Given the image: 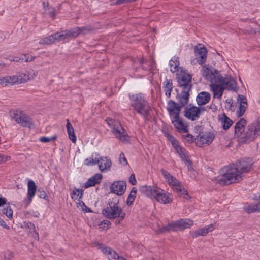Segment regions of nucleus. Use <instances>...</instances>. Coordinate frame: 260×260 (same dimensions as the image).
<instances>
[{"instance_id": "nucleus-1", "label": "nucleus", "mask_w": 260, "mask_h": 260, "mask_svg": "<svg viewBox=\"0 0 260 260\" xmlns=\"http://www.w3.org/2000/svg\"><path fill=\"white\" fill-rule=\"evenodd\" d=\"M203 78L210 83V88L214 98L221 99L224 89L235 90L236 81L231 77H223L220 72L212 66L205 64L201 70Z\"/></svg>"}, {"instance_id": "nucleus-2", "label": "nucleus", "mask_w": 260, "mask_h": 260, "mask_svg": "<svg viewBox=\"0 0 260 260\" xmlns=\"http://www.w3.org/2000/svg\"><path fill=\"white\" fill-rule=\"evenodd\" d=\"M252 169V163L242 160L223 167L219 171V175L213 180L222 185L238 183L243 179L245 173Z\"/></svg>"}, {"instance_id": "nucleus-3", "label": "nucleus", "mask_w": 260, "mask_h": 260, "mask_svg": "<svg viewBox=\"0 0 260 260\" xmlns=\"http://www.w3.org/2000/svg\"><path fill=\"white\" fill-rule=\"evenodd\" d=\"M140 191L146 196L163 204H169L173 199L171 193L158 187L144 185L140 187Z\"/></svg>"}, {"instance_id": "nucleus-4", "label": "nucleus", "mask_w": 260, "mask_h": 260, "mask_svg": "<svg viewBox=\"0 0 260 260\" xmlns=\"http://www.w3.org/2000/svg\"><path fill=\"white\" fill-rule=\"evenodd\" d=\"M129 98L133 109L144 118H147L151 111V107L144 94H129Z\"/></svg>"}, {"instance_id": "nucleus-5", "label": "nucleus", "mask_w": 260, "mask_h": 260, "mask_svg": "<svg viewBox=\"0 0 260 260\" xmlns=\"http://www.w3.org/2000/svg\"><path fill=\"white\" fill-rule=\"evenodd\" d=\"M161 173L165 181L168 183V185L174 192L185 199H188L189 198L187 190L185 189L180 181L165 170H161Z\"/></svg>"}, {"instance_id": "nucleus-6", "label": "nucleus", "mask_w": 260, "mask_h": 260, "mask_svg": "<svg viewBox=\"0 0 260 260\" xmlns=\"http://www.w3.org/2000/svg\"><path fill=\"white\" fill-rule=\"evenodd\" d=\"M260 135V123L254 122L248 125L238 137L240 142L248 143L253 141Z\"/></svg>"}, {"instance_id": "nucleus-7", "label": "nucleus", "mask_w": 260, "mask_h": 260, "mask_svg": "<svg viewBox=\"0 0 260 260\" xmlns=\"http://www.w3.org/2000/svg\"><path fill=\"white\" fill-rule=\"evenodd\" d=\"M111 128L113 135L122 142L129 141V136L125 130L121 126L120 122L116 120L108 118L105 120Z\"/></svg>"}, {"instance_id": "nucleus-8", "label": "nucleus", "mask_w": 260, "mask_h": 260, "mask_svg": "<svg viewBox=\"0 0 260 260\" xmlns=\"http://www.w3.org/2000/svg\"><path fill=\"white\" fill-rule=\"evenodd\" d=\"M102 213L106 218L110 219L118 217L122 220L125 216V213L118 206V202L117 203L109 202V206L104 208L102 210Z\"/></svg>"}, {"instance_id": "nucleus-9", "label": "nucleus", "mask_w": 260, "mask_h": 260, "mask_svg": "<svg viewBox=\"0 0 260 260\" xmlns=\"http://www.w3.org/2000/svg\"><path fill=\"white\" fill-rule=\"evenodd\" d=\"M166 136L170 141L176 153L180 156L182 160L184 161L189 169H192L191 163L188 158L187 151L179 145V142L172 135L166 133Z\"/></svg>"}, {"instance_id": "nucleus-10", "label": "nucleus", "mask_w": 260, "mask_h": 260, "mask_svg": "<svg viewBox=\"0 0 260 260\" xmlns=\"http://www.w3.org/2000/svg\"><path fill=\"white\" fill-rule=\"evenodd\" d=\"M37 73L34 70L19 73L15 75L10 76L11 85L25 83L34 79Z\"/></svg>"}, {"instance_id": "nucleus-11", "label": "nucleus", "mask_w": 260, "mask_h": 260, "mask_svg": "<svg viewBox=\"0 0 260 260\" xmlns=\"http://www.w3.org/2000/svg\"><path fill=\"white\" fill-rule=\"evenodd\" d=\"M11 115L15 121L24 127H29L32 125L31 118L21 110H12Z\"/></svg>"}, {"instance_id": "nucleus-12", "label": "nucleus", "mask_w": 260, "mask_h": 260, "mask_svg": "<svg viewBox=\"0 0 260 260\" xmlns=\"http://www.w3.org/2000/svg\"><path fill=\"white\" fill-rule=\"evenodd\" d=\"M193 224V221L188 218L181 219L175 222L170 223L167 227H165L162 229V232L169 230H182L190 227Z\"/></svg>"}, {"instance_id": "nucleus-13", "label": "nucleus", "mask_w": 260, "mask_h": 260, "mask_svg": "<svg viewBox=\"0 0 260 260\" xmlns=\"http://www.w3.org/2000/svg\"><path fill=\"white\" fill-rule=\"evenodd\" d=\"M205 110V108L203 107L191 106L186 109L184 116L188 119L194 121L198 119Z\"/></svg>"}, {"instance_id": "nucleus-14", "label": "nucleus", "mask_w": 260, "mask_h": 260, "mask_svg": "<svg viewBox=\"0 0 260 260\" xmlns=\"http://www.w3.org/2000/svg\"><path fill=\"white\" fill-rule=\"evenodd\" d=\"M214 135L211 132H205L199 133L197 136V144L202 147L204 145H209L213 140Z\"/></svg>"}, {"instance_id": "nucleus-15", "label": "nucleus", "mask_w": 260, "mask_h": 260, "mask_svg": "<svg viewBox=\"0 0 260 260\" xmlns=\"http://www.w3.org/2000/svg\"><path fill=\"white\" fill-rule=\"evenodd\" d=\"M177 79L179 86L182 87L183 89H191V76L189 74L185 72H181L178 75Z\"/></svg>"}, {"instance_id": "nucleus-16", "label": "nucleus", "mask_w": 260, "mask_h": 260, "mask_svg": "<svg viewBox=\"0 0 260 260\" xmlns=\"http://www.w3.org/2000/svg\"><path fill=\"white\" fill-rule=\"evenodd\" d=\"M181 107L172 100H170L167 104V110L169 113L171 120L178 118L181 112Z\"/></svg>"}, {"instance_id": "nucleus-17", "label": "nucleus", "mask_w": 260, "mask_h": 260, "mask_svg": "<svg viewBox=\"0 0 260 260\" xmlns=\"http://www.w3.org/2000/svg\"><path fill=\"white\" fill-rule=\"evenodd\" d=\"M126 188V183L122 181L114 182L110 186L109 189L111 193L118 196H122L124 193Z\"/></svg>"}, {"instance_id": "nucleus-18", "label": "nucleus", "mask_w": 260, "mask_h": 260, "mask_svg": "<svg viewBox=\"0 0 260 260\" xmlns=\"http://www.w3.org/2000/svg\"><path fill=\"white\" fill-rule=\"evenodd\" d=\"M98 247L102 252L107 256L109 260H126L123 257L119 256L115 251L110 247H106L102 244H99Z\"/></svg>"}, {"instance_id": "nucleus-19", "label": "nucleus", "mask_w": 260, "mask_h": 260, "mask_svg": "<svg viewBox=\"0 0 260 260\" xmlns=\"http://www.w3.org/2000/svg\"><path fill=\"white\" fill-rule=\"evenodd\" d=\"M207 51L205 47H195L196 58L199 64H203L207 60Z\"/></svg>"}, {"instance_id": "nucleus-20", "label": "nucleus", "mask_w": 260, "mask_h": 260, "mask_svg": "<svg viewBox=\"0 0 260 260\" xmlns=\"http://www.w3.org/2000/svg\"><path fill=\"white\" fill-rule=\"evenodd\" d=\"M62 35L61 32H57L43 38L39 43L41 44H50L56 42L62 41Z\"/></svg>"}, {"instance_id": "nucleus-21", "label": "nucleus", "mask_w": 260, "mask_h": 260, "mask_svg": "<svg viewBox=\"0 0 260 260\" xmlns=\"http://www.w3.org/2000/svg\"><path fill=\"white\" fill-rule=\"evenodd\" d=\"M99 169L102 172H107L110 171L112 162L110 158L106 156H100L98 162Z\"/></svg>"}, {"instance_id": "nucleus-22", "label": "nucleus", "mask_w": 260, "mask_h": 260, "mask_svg": "<svg viewBox=\"0 0 260 260\" xmlns=\"http://www.w3.org/2000/svg\"><path fill=\"white\" fill-rule=\"evenodd\" d=\"M84 28L76 27L71 30H66L61 31V35H62L63 40L71 38V37H76L78 36L85 33Z\"/></svg>"}, {"instance_id": "nucleus-23", "label": "nucleus", "mask_w": 260, "mask_h": 260, "mask_svg": "<svg viewBox=\"0 0 260 260\" xmlns=\"http://www.w3.org/2000/svg\"><path fill=\"white\" fill-rule=\"evenodd\" d=\"M237 101L240 103V105L237 111V116L238 117H240L243 116L245 112L247 106V99L244 95H239L238 96Z\"/></svg>"}, {"instance_id": "nucleus-24", "label": "nucleus", "mask_w": 260, "mask_h": 260, "mask_svg": "<svg viewBox=\"0 0 260 260\" xmlns=\"http://www.w3.org/2000/svg\"><path fill=\"white\" fill-rule=\"evenodd\" d=\"M214 228V225L213 224H211L209 225H208L207 226L204 227L192 232L191 233V235L193 238H197L201 236H204L206 235L209 232L213 231Z\"/></svg>"}, {"instance_id": "nucleus-25", "label": "nucleus", "mask_w": 260, "mask_h": 260, "mask_svg": "<svg viewBox=\"0 0 260 260\" xmlns=\"http://www.w3.org/2000/svg\"><path fill=\"white\" fill-rule=\"evenodd\" d=\"M171 121L174 127L180 132L186 133L188 132L187 125L180 117L176 119H173Z\"/></svg>"}, {"instance_id": "nucleus-26", "label": "nucleus", "mask_w": 260, "mask_h": 260, "mask_svg": "<svg viewBox=\"0 0 260 260\" xmlns=\"http://www.w3.org/2000/svg\"><path fill=\"white\" fill-rule=\"evenodd\" d=\"M211 99L210 94L206 91L200 92L196 97V101L199 106L207 104Z\"/></svg>"}, {"instance_id": "nucleus-27", "label": "nucleus", "mask_w": 260, "mask_h": 260, "mask_svg": "<svg viewBox=\"0 0 260 260\" xmlns=\"http://www.w3.org/2000/svg\"><path fill=\"white\" fill-rule=\"evenodd\" d=\"M102 178V175L100 173L95 174L93 176L90 178L84 184L85 188L95 186L100 183Z\"/></svg>"}, {"instance_id": "nucleus-28", "label": "nucleus", "mask_w": 260, "mask_h": 260, "mask_svg": "<svg viewBox=\"0 0 260 260\" xmlns=\"http://www.w3.org/2000/svg\"><path fill=\"white\" fill-rule=\"evenodd\" d=\"M27 200L28 203L32 201V198L36 194L37 186L32 180H29L27 183Z\"/></svg>"}, {"instance_id": "nucleus-29", "label": "nucleus", "mask_w": 260, "mask_h": 260, "mask_svg": "<svg viewBox=\"0 0 260 260\" xmlns=\"http://www.w3.org/2000/svg\"><path fill=\"white\" fill-rule=\"evenodd\" d=\"M219 121L224 130L228 129L233 124V121L228 117L225 114L218 116Z\"/></svg>"}, {"instance_id": "nucleus-30", "label": "nucleus", "mask_w": 260, "mask_h": 260, "mask_svg": "<svg viewBox=\"0 0 260 260\" xmlns=\"http://www.w3.org/2000/svg\"><path fill=\"white\" fill-rule=\"evenodd\" d=\"M190 90L183 89L179 97V105L181 106H184L188 102L189 92Z\"/></svg>"}, {"instance_id": "nucleus-31", "label": "nucleus", "mask_w": 260, "mask_h": 260, "mask_svg": "<svg viewBox=\"0 0 260 260\" xmlns=\"http://www.w3.org/2000/svg\"><path fill=\"white\" fill-rule=\"evenodd\" d=\"M246 124V121L244 118H241L236 124L235 126V135L238 137L244 129V127Z\"/></svg>"}, {"instance_id": "nucleus-32", "label": "nucleus", "mask_w": 260, "mask_h": 260, "mask_svg": "<svg viewBox=\"0 0 260 260\" xmlns=\"http://www.w3.org/2000/svg\"><path fill=\"white\" fill-rule=\"evenodd\" d=\"M66 128L69 139L73 143H75L77 138L74 132V128L69 122V119H67Z\"/></svg>"}, {"instance_id": "nucleus-33", "label": "nucleus", "mask_w": 260, "mask_h": 260, "mask_svg": "<svg viewBox=\"0 0 260 260\" xmlns=\"http://www.w3.org/2000/svg\"><path fill=\"white\" fill-rule=\"evenodd\" d=\"M100 155L97 153H93L91 155L85 159L84 164L87 166H94L98 164Z\"/></svg>"}, {"instance_id": "nucleus-34", "label": "nucleus", "mask_w": 260, "mask_h": 260, "mask_svg": "<svg viewBox=\"0 0 260 260\" xmlns=\"http://www.w3.org/2000/svg\"><path fill=\"white\" fill-rule=\"evenodd\" d=\"M244 209L248 213L260 211V201L256 204H250L245 205Z\"/></svg>"}, {"instance_id": "nucleus-35", "label": "nucleus", "mask_w": 260, "mask_h": 260, "mask_svg": "<svg viewBox=\"0 0 260 260\" xmlns=\"http://www.w3.org/2000/svg\"><path fill=\"white\" fill-rule=\"evenodd\" d=\"M246 30L250 34H255L260 32V25L255 22H251L249 27L247 28Z\"/></svg>"}, {"instance_id": "nucleus-36", "label": "nucleus", "mask_w": 260, "mask_h": 260, "mask_svg": "<svg viewBox=\"0 0 260 260\" xmlns=\"http://www.w3.org/2000/svg\"><path fill=\"white\" fill-rule=\"evenodd\" d=\"M164 88L165 91L166 95L169 98L173 88V84L171 80H166L164 83Z\"/></svg>"}, {"instance_id": "nucleus-37", "label": "nucleus", "mask_w": 260, "mask_h": 260, "mask_svg": "<svg viewBox=\"0 0 260 260\" xmlns=\"http://www.w3.org/2000/svg\"><path fill=\"white\" fill-rule=\"evenodd\" d=\"M170 67V71L172 73H175L178 70V68L179 65V62L177 57H173L169 62Z\"/></svg>"}, {"instance_id": "nucleus-38", "label": "nucleus", "mask_w": 260, "mask_h": 260, "mask_svg": "<svg viewBox=\"0 0 260 260\" xmlns=\"http://www.w3.org/2000/svg\"><path fill=\"white\" fill-rule=\"evenodd\" d=\"M137 194V189L135 187H133L131 190L130 193L127 198L126 201V204L128 205H131L134 202Z\"/></svg>"}, {"instance_id": "nucleus-39", "label": "nucleus", "mask_w": 260, "mask_h": 260, "mask_svg": "<svg viewBox=\"0 0 260 260\" xmlns=\"http://www.w3.org/2000/svg\"><path fill=\"white\" fill-rule=\"evenodd\" d=\"M83 190L80 189H75L71 193V198L73 200H79L82 197Z\"/></svg>"}, {"instance_id": "nucleus-40", "label": "nucleus", "mask_w": 260, "mask_h": 260, "mask_svg": "<svg viewBox=\"0 0 260 260\" xmlns=\"http://www.w3.org/2000/svg\"><path fill=\"white\" fill-rule=\"evenodd\" d=\"M25 226L29 230L30 232H34L35 233V237L39 239V234L36 232L34 224L30 222H27L25 223Z\"/></svg>"}, {"instance_id": "nucleus-41", "label": "nucleus", "mask_w": 260, "mask_h": 260, "mask_svg": "<svg viewBox=\"0 0 260 260\" xmlns=\"http://www.w3.org/2000/svg\"><path fill=\"white\" fill-rule=\"evenodd\" d=\"M2 213L10 219H12L13 217V212L10 206L4 208Z\"/></svg>"}, {"instance_id": "nucleus-42", "label": "nucleus", "mask_w": 260, "mask_h": 260, "mask_svg": "<svg viewBox=\"0 0 260 260\" xmlns=\"http://www.w3.org/2000/svg\"><path fill=\"white\" fill-rule=\"evenodd\" d=\"M10 76L0 77V85L6 86L10 83Z\"/></svg>"}, {"instance_id": "nucleus-43", "label": "nucleus", "mask_w": 260, "mask_h": 260, "mask_svg": "<svg viewBox=\"0 0 260 260\" xmlns=\"http://www.w3.org/2000/svg\"><path fill=\"white\" fill-rule=\"evenodd\" d=\"M44 5V8L48 14H49L51 17L53 18H54L55 17V9L53 7H49L47 6V8H46V6L45 5V3H43Z\"/></svg>"}, {"instance_id": "nucleus-44", "label": "nucleus", "mask_w": 260, "mask_h": 260, "mask_svg": "<svg viewBox=\"0 0 260 260\" xmlns=\"http://www.w3.org/2000/svg\"><path fill=\"white\" fill-rule=\"evenodd\" d=\"M110 225V222L108 220H104L103 221L101 222V223L99 225V228L101 230H106L108 229L109 228V226Z\"/></svg>"}, {"instance_id": "nucleus-45", "label": "nucleus", "mask_w": 260, "mask_h": 260, "mask_svg": "<svg viewBox=\"0 0 260 260\" xmlns=\"http://www.w3.org/2000/svg\"><path fill=\"white\" fill-rule=\"evenodd\" d=\"M35 59V56L29 54H23L22 55V61L28 62L33 61Z\"/></svg>"}, {"instance_id": "nucleus-46", "label": "nucleus", "mask_w": 260, "mask_h": 260, "mask_svg": "<svg viewBox=\"0 0 260 260\" xmlns=\"http://www.w3.org/2000/svg\"><path fill=\"white\" fill-rule=\"evenodd\" d=\"M56 139V136H53L51 137H42L40 138V141L42 142L46 143L51 141L55 140Z\"/></svg>"}, {"instance_id": "nucleus-47", "label": "nucleus", "mask_w": 260, "mask_h": 260, "mask_svg": "<svg viewBox=\"0 0 260 260\" xmlns=\"http://www.w3.org/2000/svg\"><path fill=\"white\" fill-rule=\"evenodd\" d=\"M11 159L10 156L0 154V164H3Z\"/></svg>"}, {"instance_id": "nucleus-48", "label": "nucleus", "mask_w": 260, "mask_h": 260, "mask_svg": "<svg viewBox=\"0 0 260 260\" xmlns=\"http://www.w3.org/2000/svg\"><path fill=\"white\" fill-rule=\"evenodd\" d=\"M119 162L121 165H125L127 164V160L124 153H121L119 155Z\"/></svg>"}, {"instance_id": "nucleus-49", "label": "nucleus", "mask_w": 260, "mask_h": 260, "mask_svg": "<svg viewBox=\"0 0 260 260\" xmlns=\"http://www.w3.org/2000/svg\"><path fill=\"white\" fill-rule=\"evenodd\" d=\"M27 214L30 215L31 216H33L35 217H39L40 216V213L38 211L31 210L27 212Z\"/></svg>"}, {"instance_id": "nucleus-50", "label": "nucleus", "mask_w": 260, "mask_h": 260, "mask_svg": "<svg viewBox=\"0 0 260 260\" xmlns=\"http://www.w3.org/2000/svg\"><path fill=\"white\" fill-rule=\"evenodd\" d=\"M5 260L8 259L10 260L13 257V254L10 251H7L4 253Z\"/></svg>"}, {"instance_id": "nucleus-51", "label": "nucleus", "mask_w": 260, "mask_h": 260, "mask_svg": "<svg viewBox=\"0 0 260 260\" xmlns=\"http://www.w3.org/2000/svg\"><path fill=\"white\" fill-rule=\"evenodd\" d=\"M79 205L81 206V207H85V209H84L83 208H82V209L83 210H84L85 212H91V210H90V208H89L88 207H86L85 205V204L84 203V202H80L79 203Z\"/></svg>"}, {"instance_id": "nucleus-52", "label": "nucleus", "mask_w": 260, "mask_h": 260, "mask_svg": "<svg viewBox=\"0 0 260 260\" xmlns=\"http://www.w3.org/2000/svg\"><path fill=\"white\" fill-rule=\"evenodd\" d=\"M129 181L132 185H135L136 184L137 181L134 174L131 175L129 178Z\"/></svg>"}, {"instance_id": "nucleus-53", "label": "nucleus", "mask_w": 260, "mask_h": 260, "mask_svg": "<svg viewBox=\"0 0 260 260\" xmlns=\"http://www.w3.org/2000/svg\"><path fill=\"white\" fill-rule=\"evenodd\" d=\"M136 0H117L116 4L120 5L127 2L135 1Z\"/></svg>"}, {"instance_id": "nucleus-54", "label": "nucleus", "mask_w": 260, "mask_h": 260, "mask_svg": "<svg viewBox=\"0 0 260 260\" xmlns=\"http://www.w3.org/2000/svg\"><path fill=\"white\" fill-rule=\"evenodd\" d=\"M0 225L6 229H9L10 227L5 223V222L0 218Z\"/></svg>"}, {"instance_id": "nucleus-55", "label": "nucleus", "mask_w": 260, "mask_h": 260, "mask_svg": "<svg viewBox=\"0 0 260 260\" xmlns=\"http://www.w3.org/2000/svg\"><path fill=\"white\" fill-rule=\"evenodd\" d=\"M11 61H15V62H20L22 61V56L21 57H15L13 59H11Z\"/></svg>"}, {"instance_id": "nucleus-56", "label": "nucleus", "mask_w": 260, "mask_h": 260, "mask_svg": "<svg viewBox=\"0 0 260 260\" xmlns=\"http://www.w3.org/2000/svg\"><path fill=\"white\" fill-rule=\"evenodd\" d=\"M6 200L5 198H0V206L6 204Z\"/></svg>"}, {"instance_id": "nucleus-57", "label": "nucleus", "mask_w": 260, "mask_h": 260, "mask_svg": "<svg viewBox=\"0 0 260 260\" xmlns=\"http://www.w3.org/2000/svg\"><path fill=\"white\" fill-rule=\"evenodd\" d=\"M46 196V193L44 191L41 192L40 197L42 198H45Z\"/></svg>"}, {"instance_id": "nucleus-58", "label": "nucleus", "mask_w": 260, "mask_h": 260, "mask_svg": "<svg viewBox=\"0 0 260 260\" xmlns=\"http://www.w3.org/2000/svg\"><path fill=\"white\" fill-rule=\"evenodd\" d=\"M5 66V63L2 60H0V66L3 67Z\"/></svg>"}, {"instance_id": "nucleus-59", "label": "nucleus", "mask_w": 260, "mask_h": 260, "mask_svg": "<svg viewBox=\"0 0 260 260\" xmlns=\"http://www.w3.org/2000/svg\"><path fill=\"white\" fill-rule=\"evenodd\" d=\"M143 62H143V60H141V61H140V63H143Z\"/></svg>"}]
</instances>
